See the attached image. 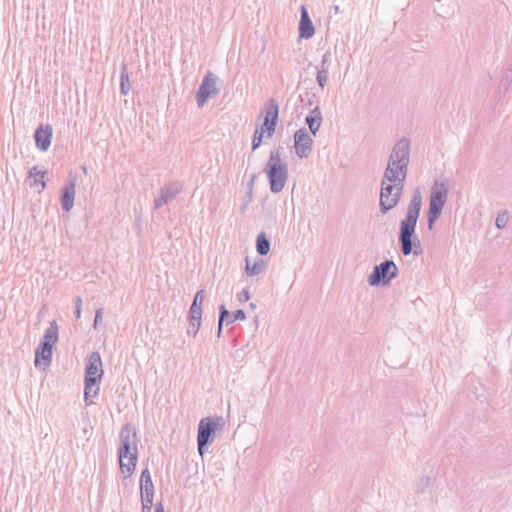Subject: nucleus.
I'll use <instances>...</instances> for the list:
<instances>
[{
	"mask_svg": "<svg viewBox=\"0 0 512 512\" xmlns=\"http://www.w3.org/2000/svg\"><path fill=\"white\" fill-rule=\"evenodd\" d=\"M422 206V195L419 189L413 192L412 198L407 206L405 218L400 222L398 240L401 252L404 256L422 254V246L416 234V225Z\"/></svg>",
	"mask_w": 512,
	"mask_h": 512,
	"instance_id": "1",
	"label": "nucleus"
},
{
	"mask_svg": "<svg viewBox=\"0 0 512 512\" xmlns=\"http://www.w3.org/2000/svg\"><path fill=\"white\" fill-rule=\"evenodd\" d=\"M119 463L125 477L131 476L137 463V434L131 424L124 425L119 433Z\"/></svg>",
	"mask_w": 512,
	"mask_h": 512,
	"instance_id": "2",
	"label": "nucleus"
},
{
	"mask_svg": "<svg viewBox=\"0 0 512 512\" xmlns=\"http://www.w3.org/2000/svg\"><path fill=\"white\" fill-rule=\"evenodd\" d=\"M272 193H280L288 180V164L278 149L272 150L264 169Z\"/></svg>",
	"mask_w": 512,
	"mask_h": 512,
	"instance_id": "3",
	"label": "nucleus"
},
{
	"mask_svg": "<svg viewBox=\"0 0 512 512\" xmlns=\"http://www.w3.org/2000/svg\"><path fill=\"white\" fill-rule=\"evenodd\" d=\"M449 185L444 179H436L430 189L429 209L427 213L428 229L432 230L440 218L443 208L448 200Z\"/></svg>",
	"mask_w": 512,
	"mask_h": 512,
	"instance_id": "4",
	"label": "nucleus"
},
{
	"mask_svg": "<svg viewBox=\"0 0 512 512\" xmlns=\"http://www.w3.org/2000/svg\"><path fill=\"white\" fill-rule=\"evenodd\" d=\"M225 421L222 417L202 418L198 425L197 444L198 452L201 456L207 451V447L214 440V434L217 430L224 428Z\"/></svg>",
	"mask_w": 512,
	"mask_h": 512,
	"instance_id": "5",
	"label": "nucleus"
},
{
	"mask_svg": "<svg viewBox=\"0 0 512 512\" xmlns=\"http://www.w3.org/2000/svg\"><path fill=\"white\" fill-rule=\"evenodd\" d=\"M403 188V182H388L384 181V178H382L379 201V209L382 214H386L397 206L401 198Z\"/></svg>",
	"mask_w": 512,
	"mask_h": 512,
	"instance_id": "6",
	"label": "nucleus"
},
{
	"mask_svg": "<svg viewBox=\"0 0 512 512\" xmlns=\"http://www.w3.org/2000/svg\"><path fill=\"white\" fill-rule=\"evenodd\" d=\"M398 267L392 260H385L373 268L372 273L368 276V283L371 286L387 285L390 281L397 277Z\"/></svg>",
	"mask_w": 512,
	"mask_h": 512,
	"instance_id": "7",
	"label": "nucleus"
},
{
	"mask_svg": "<svg viewBox=\"0 0 512 512\" xmlns=\"http://www.w3.org/2000/svg\"><path fill=\"white\" fill-rule=\"evenodd\" d=\"M216 83L217 77L213 73L208 72L204 76L202 83L196 93L198 107H203L210 97L216 96L218 94Z\"/></svg>",
	"mask_w": 512,
	"mask_h": 512,
	"instance_id": "8",
	"label": "nucleus"
},
{
	"mask_svg": "<svg viewBox=\"0 0 512 512\" xmlns=\"http://www.w3.org/2000/svg\"><path fill=\"white\" fill-rule=\"evenodd\" d=\"M265 117L260 130L266 133V137L270 138L275 132L278 122L279 105L275 99H270L265 105Z\"/></svg>",
	"mask_w": 512,
	"mask_h": 512,
	"instance_id": "9",
	"label": "nucleus"
},
{
	"mask_svg": "<svg viewBox=\"0 0 512 512\" xmlns=\"http://www.w3.org/2000/svg\"><path fill=\"white\" fill-rule=\"evenodd\" d=\"M312 146L313 139L305 128H301L295 132L294 148L295 153L299 158H307L312 152Z\"/></svg>",
	"mask_w": 512,
	"mask_h": 512,
	"instance_id": "10",
	"label": "nucleus"
},
{
	"mask_svg": "<svg viewBox=\"0 0 512 512\" xmlns=\"http://www.w3.org/2000/svg\"><path fill=\"white\" fill-rule=\"evenodd\" d=\"M388 159L408 167L410 162V141L407 138H402L396 142Z\"/></svg>",
	"mask_w": 512,
	"mask_h": 512,
	"instance_id": "11",
	"label": "nucleus"
},
{
	"mask_svg": "<svg viewBox=\"0 0 512 512\" xmlns=\"http://www.w3.org/2000/svg\"><path fill=\"white\" fill-rule=\"evenodd\" d=\"M103 376L102 360L98 352H92L89 355L88 363L85 369V380L90 379L95 382H100Z\"/></svg>",
	"mask_w": 512,
	"mask_h": 512,
	"instance_id": "12",
	"label": "nucleus"
},
{
	"mask_svg": "<svg viewBox=\"0 0 512 512\" xmlns=\"http://www.w3.org/2000/svg\"><path fill=\"white\" fill-rule=\"evenodd\" d=\"M408 167H405L401 164H397L388 159L387 167L384 171L383 178L384 181L388 182H405L407 177Z\"/></svg>",
	"mask_w": 512,
	"mask_h": 512,
	"instance_id": "13",
	"label": "nucleus"
},
{
	"mask_svg": "<svg viewBox=\"0 0 512 512\" xmlns=\"http://www.w3.org/2000/svg\"><path fill=\"white\" fill-rule=\"evenodd\" d=\"M246 319V314L242 309L236 310L233 314H231L224 305L219 307V320H218V331L217 336L220 337L222 333L223 323L225 322L227 325L232 324L235 321H243Z\"/></svg>",
	"mask_w": 512,
	"mask_h": 512,
	"instance_id": "14",
	"label": "nucleus"
},
{
	"mask_svg": "<svg viewBox=\"0 0 512 512\" xmlns=\"http://www.w3.org/2000/svg\"><path fill=\"white\" fill-rule=\"evenodd\" d=\"M180 191L181 186L177 183H171L162 187L154 201V208L159 209L163 205L167 204L169 201L174 199Z\"/></svg>",
	"mask_w": 512,
	"mask_h": 512,
	"instance_id": "15",
	"label": "nucleus"
},
{
	"mask_svg": "<svg viewBox=\"0 0 512 512\" xmlns=\"http://www.w3.org/2000/svg\"><path fill=\"white\" fill-rule=\"evenodd\" d=\"M140 494H141V500H144L146 503L153 502L154 485H153L151 474H150L148 468L144 469L141 473Z\"/></svg>",
	"mask_w": 512,
	"mask_h": 512,
	"instance_id": "16",
	"label": "nucleus"
},
{
	"mask_svg": "<svg viewBox=\"0 0 512 512\" xmlns=\"http://www.w3.org/2000/svg\"><path fill=\"white\" fill-rule=\"evenodd\" d=\"M52 127L50 125H41L35 131L36 147L41 151H47L51 144Z\"/></svg>",
	"mask_w": 512,
	"mask_h": 512,
	"instance_id": "17",
	"label": "nucleus"
},
{
	"mask_svg": "<svg viewBox=\"0 0 512 512\" xmlns=\"http://www.w3.org/2000/svg\"><path fill=\"white\" fill-rule=\"evenodd\" d=\"M300 12L299 35L301 38L309 39L314 35L315 29L304 5L301 6Z\"/></svg>",
	"mask_w": 512,
	"mask_h": 512,
	"instance_id": "18",
	"label": "nucleus"
},
{
	"mask_svg": "<svg viewBox=\"0 0 512 512\" xmlns=\"http://www.w3.org/2000/svg\"><path fill=\"white\" fill-rule=\"evenodd\" d=\"M75 195L76 184L74 180H71L62 188L61 206L65 212H69L73 208Z\"/></svg>",
	"mask_w": 512,
	"mask_h": 512,
	"instance_id": "19",
	"label": "nucleus"
},
{
	"mask_svg": "<svg viewBox=\"0 0 512 512\" xmlns=\"http://www.w3.org/2000/svg\"><path fill=\"white\" fill-rule=\"evenodd\" d=\"M330 61H331V53H330V51H327L322 56L320 64L316 66V70H317L316 80H317L318 85L322 89H324L327 84Z\"/></svg>",
	"mask_w": 512,
	"mask_h": 512,
	"instance_id": "20",
	"label": "nucleus"
},
{
	"mask_svg": "<svg viewBox=\"0 0 512 512\" xmlns=\"http://www.w3.org/2000/svg\"><path fill=\"white\" fill-rule=\"evenodd\" d=\"M52 348L40 342L35 351V366L43 365L48 367L52 361Z\"/></svg>",
	"mask_w": 512,
	"mask_h": 512,
	"instance_id": "21",
	"label": "nucleus"
},
{
	"mask_svg": "<svg viewBox=\"0 0 512 512\" xmlns=\"http://www.w3.org/2000/svg\"><path fill=\"white\" fill-rule=\"evenodd\" d=\"M305 122L308 125L311 134L315 136L322 123V114L320 109L318 107L313 109L311 113L306 116Z\"/></svg>",
	"mask_w": 512,
	"mask_h": 512,
	"instance_id": "22",
	"label": "nucleus"
},
{
	"mask_svg": "<svg viewBox=\"0 0 512 512\" xmlns=\"http://www.w3.org/2000/svg\"><path fill=\"white\" fill-rule=\"evenodd\" d=\"M58 341V325L55 320L50 322L49 327L45 330L41 343L53 347Z\"/></svg>",
	"mask_w": 512,
	"mask_h": 512,
	"instance_id": "23",
	"label": "nucleus"
},
{
	"mask_svg": "<svg viewBox=\"0 0 512 512\" xmlns=\"http://www.w3.org/2000/svg\"><path fill=\"white\" fill-rule=\"evenodd\" d=\"M84 401L86 405H91L93 403V399L98 396L99 393V382L84 380Z\"/></svg>",
	"mask_w": 512,
	"mask_h": 512,
	"instance_id": "24",
	"label": "nucleus"
},
{
	"mask_svg": "<svg viewBox=\"0 0 512 512\" xmlns=\"http://www.w3.org/2000/svg\"><path fill=\"white\" fill-rule=\"evenodd\" d=\"M246 266H245V272L248 276H257L259 275L265 267L264 260H258L254 264H251L248 257L245 259Z\"/></svg>",
	"mask_w": 512,
	"mask_h": 512,
	"instance_id": "25",
	"label": "nucleus"
},
{
	"mask_svg": "<svg viewBox=\"0 0 512 512\" xmlns=\"http://www.w3.org/2000/svg\"><path fill=\"white\" fill-rule=\"evenodd\" d=\"M130 80H129V74L127 71L126 64H123L121 67V73H120V91L122 95H127L130 91Z\"/></svg>",
	"mask_w": 512,
	"mask_h": 512,
	"instance_id": "26",
	"label": "nucleus"
},
{
	"mask_svg": "<svg viewBox=\"0 0 512 512\" xmlns=\"http://www.w3.org/2000/svg\"><path fill=\"white\" fill-rule=\"evenodd\" d=\"M44 172L38 171L37 167H33L29 172V177L33 179V182L31 183V186L37 187L40 186V190H43L46 187L45 181H44Z\"/></svg>",
	"mask_w": 512,
	"mask_h": 512,
	"instance_id": "27",
	"label": "nucleus"
},
{
	"mask_svg": "<svg viewBox=\"0 0 512 512\" xmlns=\"http://www.w3.org/2000/svg\"><path fill=\"white\" fill-rule=\"evenodd\" d=\"M256 250L260 255H267L270 251V242L263 232L257 236Z\"/></svg>",
	"mask_w": 512,
	"mask_h": 512,
	"instance_id": "28",
	"label": "nucleus"
},
{
	"mask_svg": "<svg viewBox=\"0 0 512 512\" xmlns=\"http://www.w3.org/2000/svg\"><path fill=\"white\" fill-rule=\"evenodd\" d=\"M431 485V478L429 476H422L419 478L416 484V492L419 494H423L427 491V489Z\"/></svg>",
	"mask_w": 512,
	"mask_h": 512,
	"instance_id": "29",
	"label": "nucleus"
},
{
	"mask_svg": "<svg viewBox=\"0 0 512 512\" xmlns=\"http://www.w3.org/2000/svg\"><path fill=\"white\" fill-rule=\"evenodd\" d=\"M189 319H193L194 321L200 319L202 320V306L199 304H191L189 310Z\"/></svg>",
	"mask_w": 512,
	"mask_h": 512,
	"instance_id": "30",
	"label": "nucleus"
},
{
	"mask_svg": "<svg viewBox=\"0 0 512 512\" xmlns=\"http://www.w3.org/2000/svg\"><path fill=\"white\" fill-rule=\"evenodd\" d=\"M509 221V215L507 211H503L499 213L495 219V225L498 229H503L506 227Z\"/></svg>",
	"mask_w": 512,
	"mask_h": 512,
	"instance_id": "31",
	"label": "nucleus"
},
{
	"mask_svg": "<svg viewBox=\"0 0 512 512\" xmlns=\"http://www.w3.org/2000/svg\"><path fill=\"white\" fill-rule=\"evenodd\" d=\"M202 320L198 319L194 321L193 319H189V326L187 329V334L195 337L197 333L199 332V329L201 327Z\"/></svg>",
	"mask_w": 512,
	"mask_h": 512,
	"instance_id": "32",
	"label": "nucleus"
},
{
	"mask_svg": "<svg viewBox=\"0 0 512 512\" xmlns=\"http://www.w3.org/2000/svg\"><path fill=\"white\" fill-rule=\"evenodd\" d=\"M266 136V133L257 128L254 132L253 140H252V149L256 150L262 143L263 137Z\"/></svg>",
	"mask_w": 512,
	"mask_h": 512,
	"instance_id": "33",
	"label": "nucleus"
},
{
	"mask_svg": "<svg viewBox=\"0 0 512 512\" xmlns=\"http://www.w3.org/2000/svg\"><path fill=\"white\" fill-rule=\"evenodd\" d=\"M252 184H253V180L251 181L250 183V186H249V193L248 195L243 199V203L242 205L240 206V212L241 213H244L246 208L248 207L250 201H251V197H252Z\"/></svg>",
	"mask_w": 512,
	"mask_h": 512,
	"instance_id": "34",
	"label": "nucleus"
},
{
	"mask_svg": "<svg viewBox=\"0 0 512 512\" xmlns=\"http://www.w3.org/2000/svg\"><path fill=\"white\" fill-rule=\"evenodd\" d=\"M75 306H76V309H75V316L77 319H79L81 317V309H82V299L81 297H76L75 299Z\"/></svg>",
	"mask_w": 512,
	"mask_h": 512,
	"instance_id": "35",
	"label": "nucleus"
},
{
	"mask_svg": "<svg viewBox=\"0 0 512 512\" xmlns=\"http://www.w3.org/2000/svg\"><path fill=\"white\" fill-rule=\"evenodd\" d=\"M203 300H204V291L203 290H199L195 294L192 304L196 303V304H199V306H202Z\"/></svg>",
	"mask_w": 512,
	"mask_h": 512,
	"instance_id": "36",
	"label": "nucleus"
},
{
	"mask_svg": "<svg viewBox=\"0 0 512 512\" xmlns=\"http://www.w3.org/2000/svg\"><path fill=\"white\" fill-rule=\"evenodd\" d=\"M250 299V293L247 289H244L242 290L239 294H238V300L243 303V302H246Z\"/></svg>",
	"mask_w": 512,
	"mask_h": 512,
	"instance_id": "37",
	"label": "nucleus"
},
{
	"mask_svg": "<svg viewBox=\"0 0 512 512\" xmlns=\"http://www.w3.org/2000/svg\"><path fill=\"white\" fill-rule=\"evenodd\" d=\"M102 316V309H98L95 313V319H94V328H97L98 323Z\"/></svg>",
	"mask_w": 512,
	"mask_h": 512,
	"instance_id": "38",
	"label": "nucleus"
},
{
	"mask_svg": "<svg viewBox=\"0 0 512 512\" xmlns=\"http://www.w3.org/2000/svg\"><path fill=\"white\" fill-rule=\"evenodd\" d=\"M142 502V511L143 512H150L153 502L146 503L144 500H141Z\"/></svg>",
	"mask_w": 512,
	"mask_h": 512,
	"instance_id": "39",
	"label": "nucleus"
},
{
	"mask_svg": "<svg viewBox=\"0 0 512 512\" xmlns=\"http://www.w3.org/2000/svg\"><path fill=\"white\" fill-rule=\"evenodd\" d=\"M155 512H165L164 511V506H163V504L161 502L156 504Z\"/></svg>",
	"mask_w": 512,
	"mask_h": 512,
	"instance_id": "40",
	"label": "nucleus"
}]
</instances>
